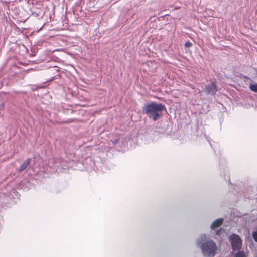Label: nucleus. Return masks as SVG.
Instances as JSON below:
<instances>
[{"mask_svg": "<svg viewBox=\"0 0 257 257\" xmlns=\"http://www.w3.org/2000/svg\"><path fill=\"white\" fill-rule=\"evenodd\" d=\"M229 240L231 242L232 249L233 251H238L241 249L242 240L238 235L233 234L229 236Z\"/></svg>", "mask_w": 257, "mask_h": 257, "instance_id": "7ed1b4c3", "label": "nucleus"}, {"mask_svg": "<svg viewBox=\"0 0 257 257\" xmlns=\"http://www.w3.org/2000/svg\"><path fill=\"white\" fill-rule=\"evenodd\" d=\"M252 237L257 242V231H255L252 233Z\"/></svg>", "mask_w": 257, "mask_h": 257, "instance_id": "9d476101", "label": "nucleus"}, {"mask_svg": "<svg viewBox=\"0 0 257 257\" xmlns=\"http://www.w3.org/2000/svg\"><path fill=\"white\" fill-rule=\"evenodd\" d=\"M30 162V159H27L26 160L20 167L19 170V171H22L25 169L26 167L29 165Z\"/></svg>", "mask_w": 257, "mask_h": 257, "instance_id": "423d86ee", "label": "nucleus"}, {"mask_svg": "<svg viewBox=\"0 0 257 257\" xmlns=\"http://www.w3.org/2000/svg\"><path fill=\"white\" fill-rule=\"evenodd\" d=\"M191 46H192V43L191 42H190L189 41L186 42L185 44V46L186 47L189 48V47H190Z\"/></svg>", "mask_w": 257, "mask_h": 257, "instance_id": "9b49d317", "label": "nucleus"}, {"mask_svg": "<svg viewBox=\"0 0 257 257\" xmlns=\"http://www.w3.org/2000/svg\"><path fill=\"white\" fill-rule=\"evenodd\" d=\"M231 257H246V255L243 251L239 250L236 253H232Z\"/></svg>", "mask_w": 257, "mask_h": 257, "instance_id": "0eeeda50", "label": "nucleus"}, {"mask_svg": "<svg viewBox=\"0 0 257 257\" xmlns=\"http://www.w3.org/2000/svg\"><path fill=\"white\" fill-rule=\"evenodd\" d=\"M165 106L161 103L152 102L145 105L142 109L143 113L156 121L162 115Z\"/></svg>", "mask_w": 257, "mask_h": 257, "instance_id": "f257e3e1", "label": "nucleus"}, {"mask_svg": "<svg viewBox=\"0 0 257 257\" xmlns=\"http://www.w3.org/2000/svg\"><path fill=\"white\" fill-rule=\"evenodd\" d=\"M221 231H222L221 230H217V231H216V234H217V235H219V234H220V232H221Z\"/></svg>", "mask_w": 257, "mask_h": 257, "instance_id": "f8f14e48", "label": "nucleus"}, {"mask_svg": "<svg viewBox=\"0 0 257 257\" xmlns=\"http://www.w3.org/2000/svg\"><path fill=\"white\" fill-rule=\"evenodd\" d=\"M206 238V235L205 234L202 235L197 240V242L198 244H200L202 242V241L204 240Z\"/></svg>", "mask_w": 257, "mask_h": 257, "instance_id": "1a4fd4ad", "label": "nucleus"}, {"mask_svg": "<svg viewBox=\"0 0 257 257\" xmlns=\"http://www.w3.org/2000/svg\"><path fill=\"white\" fill-rule=\"evenodd\" d=\"M223 219L220 218L215 220L211 224V229H214L219 227L223 222Z\"/></svg>", "mask_w": 257, "mask_h": 257, "instance_id": "39448f33", "label": "nucleus"}, {"mask_svg": "<svg viewBox=\"0 0 257 257\" xmlns=\"http://www.w3.org/2000/svg\"><path fill=\"white\" fill-rule=\"evenodd\" d=\"M249 89L252 92L257 93V83L250 84Z\"/></svg>", "mask_w": 257, "mask_h": 257, "instance_id": "6e6552de", "label": "nucleus"}, {"mask_svg": "<svg viewBox=\"0 0 257 257\" xmlns=\"http://www.w3.org/2000/svg\"><path fill=\"white\" fill-rule=\"evenodd\" d=\"M200 248L205 257H214L218 250L216 243L212 240L204 242L201 245Z\"/></svg>", "mask_w": 257, "mask_h": 257, "instance_id": "f03ea898", "label": "nucleus"}, {"mask_svg": "<svg viewBox=\"0 0 257 257\" xmlns=\"http://www.w3.org/2000/svg\"><path fill=\"white\" fill-rule=\"evenodd\" d=\"M217 91V88L215 83L206 85L205 92L208 94L214 95Z\"/></svg>", "mask_w": 257, "mask_h": 257, "instance_id": "20e7f679", "label": "nucleus"}]
</instances>
